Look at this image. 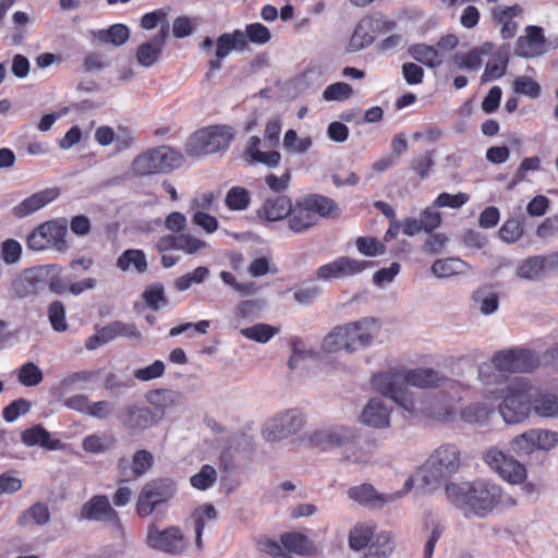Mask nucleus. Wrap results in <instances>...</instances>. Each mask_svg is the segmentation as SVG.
<instances>
[{
	"label": "nucleus",
	"instance_id": "obj_18",
	"mask_svg": "<svg viewBox=\"0 0 558 558\" xmlns=\"http://www.w3.org/2000/svg\"><path fill=\"white\" fill-rule=\"evenodd\" d=\"M341 327L343 328L344 338L348 342H352V352L355 351L357 347L368 345L373 341L375 333L378 331L377 322L373 318H365Z\"/></svg>",
	"mask_w": 558,
	"mask_h": 558
},
{
	"label": "nucleus",
	"instance_id": "obj_36",
	"mask_svg": "<svg viewBox=\"0 0 558 558\" xmlns=\"http://www.w3.org/2000/svg\"><path fill=\"white\" fill-rule=\"evenodd\" d=\"M350 439L347 429L340 430H316V448L320 450H328L336 447L345 445Z\"/></svg>",
	"mask_w": 558,
	"mask_h": 558
},
{
	"label": "nucleus",
	"instance_id": "obj_14",
	"mask_svg": "<svg viewBox=\"0 0 558 558\" xmlns=\"http://www.w3.org/2000/svg\"><path fill=\"white\" fill-rule=\"evenodd\" d=\"M155 458L153 453L146 449L136 450L130 462L125 457H121L117 462V471L119 474V483L129 482L144 476L154 465Z\"/></svg>",
	"mask_w": 558,
	"mask_h": 558
},
{
	"label": "nucleus",
	"instance_id": "obj_26",
	"mask_svg": "<svg viewBox=\"0 0 558 558\" xmlns=\"http://www.w3.org/2000/svg\"><path fill=\"white\" fill-rule=\"evenodd\" d=\"M522 13L520 4L510 7H496L492 11V16L497 24H501L500 34L504 39H510L515 36L518 31L517 22L512 21L513 17Z\"/></svg>",
	"mask_w": 558,
	"mask_h": 558
},
{
	"label": "nucleus",
	"instance_id": "obj_28",
	"mask_svg": "<svg viewBox=\"0 0 558 558\" xmlns=\"http://www.w3.org/2000/svg\"><path fill=\"white\" fill-rule=\"evenodd\" d=\"M146 400L153 407L151 410L157 414L159 422L166 411L178 403L179 393L169 389H156L146 395Z\"/></svg>",
	"mask_w": 558,
	"mask_h": 558
},
{
	"label": "nucleus",
	"instance_id": "obj_49",
	"mask_svg": "<svg viewBox=\"0 0 558 558\" xmlns=\"http://www.w3.org/2000/svg\"><path fill=\"white\" fill-rule=\"evenodd\" d=\"M143 300L154 311L167 304L163 286L159 282L147 286L143 292Z\"/></svg>",
	"mask_w": 558,
	"mask_h": 558
},
{
	"label": "nucleus",
	"instance_id": "obj_27",
	"mask_svg": "<svg viewBox=\"0 0 558 558\" xmlns=\"http://www.w3.org/2000/svg\"><path fill=\"white\" fill-rule=\"evenodd\" d=\"M349 497L359 502L360 505L368 506L372 508L380 507L384 504L391 501V495H381L371 484H362L353 486L348 490Z\"/></svg>",
	"mask_w": 558,
	"mask_h": 558
},
{
	"label": "nucleus",
	"instance_id": "obj_39",
	"mask_svg": "<svg viewBox=\"0 0 558 558\" xmlns=\"http://www.w3.org/2000/svg\"><path fill=\"white\" fill-rule=\"evenodd\" d=\"M31 521L38 525H45L50 521V511L46 504L36 502L17 518L20 526L27 525Z\"/></svg>",
	"mask_w": 558,
	"mask_h": 558
},
{
	"label": "nucleus",
	"instance_id": "obj_44",
	"mask_svg": "<svg viewBox=\"0 0 558 558\" xmlns=\"http://www.w3.org/2000/svg\"><path fill=\"white\" fill-rule=\"evenodd\" d=\"M510 449L518 456H527L537 450L534 430H526L512 438Z\"/></svg>",
	"mask_w": 558,
	"mask_h": 558
},
{
	"label": "nucleus",
	"instance_id": "obj_58",
	"mask_svg": "<svg viewBox=\"0 0 558 558\" xmlns=\"http://www.w3.org/2000/svg\"><path fill=\"white\" fill-rule=\"evenodd\" d=\"M352 87L343 82L330 84L323 93V98L327 101H343L351 97Z\"/></svg>",
	"mask_w": 558,
	"mask_h": 558
},
{
	"label": "nucleus",
	"instance_id": "obj_33",
	"mask_svg": "<svg viewBox=\"0 0 558 558\" xmlns=\"http://www.w3.org/2000/svg\"><path fill=\"white\" fill-rule=\"evenodd\" d=\"M376 526L373 523L355 524L349 532V546L351 549L359 551L368 548L375 536Z\"/></svg>",
	"mask_w": 558,
	"mask_h": 558
},
{
	"label": "nucleus",
	"instance_id": "obj_34",
	"mask_svg": "<svg viewBox=\"0 0 558 558\" xmlns=\"http://www.w3.org/2000/svg\"><path fill=\"white\" fill-rule=\"evenodd\" d=\"M260 138L258 136H251L245 155L251 158L252 161L266 165L268 167H276L281 160V156L276 150L262 151L259 149Z\"/></svg>",
	"mask_w": 558,
	"mask_h": 558
},
{
	"label": "nucleus",
	"instance_id": "obj_47",
	"mask_svg": "<svg viewBox=\"0 0 558 558\" xmlns=\"http://www.w3.org/2000/svg\"><path fill=\"white\" fill-rule=\"evenodd\" d=\"M508 65V58L502 54H497L489 59L485 65L484 73L482 74V82H488L500 78L505 75Z\"/></svg>",
	"mask_w": 558,
	"mask_h": 558
},
{
	"label": "nucleus",
	"instance_id": "obj_19",
	"mask_svg": "<svg viewBox=\"0 0 558 558\" xmlns=\"http://www.w3.org/2000/svg\"><path fill=\"white\" fill-rule=\"evenodd\" d=\"M544 46L545 36L543 28L530 25L525 28V35L517 39L514 52L519 57L533 58L543 53Z\"/></svg>",
	"mask_w": 558,
	"mask_h": 558
},
{
	"label": "nucleus",
	"instance_id": "obj_46",
	"mask_svg": "<svg viewBox=\"0 0 558 558\" xmlns=\"http://www.w3.org/2000/svg\"><path fill=\"white\" fill-rule=\"evenodd\" d=\"M322 347L327 352H337L340 350L352 352V342H348L344 338L343 328L341 326L336 327L325 337Z\"/></svg>",
	"mask_w": 558,
	"mask_h": 558
},
{
	"label": "nucleus",
	"instance_id": "obj_45",
	"mask_svg": "<svg viewBox=\"0 0 558 558\" xmlns=\"http://www.w3.org/2000/svg\"><path fill=\"white\" fill-rule=\"evenodd\" d=\"M130 37V29L124 24H114L108 29H101L98 33L100 41L122 46Z\"/></svg>",
	"mask_w": 558,
	"mask_h": 558
},
{
	"label": "nucleus",
	"instance_id": "obj_32",
	"mask_svg": "<svg viewBox=\"0 0 558 558\" xmlns=\"http://www.w3.org/2000/svg\"><path fill=\"white\" fill-rule=\"evenodd\" d=\"M116 266L121 271H128L131 267H133L138 274H144L148 269L146 254L143 250L140 248L125 250L117 258Z\"/></svg>",
	"mask_w": 558,
	"mask_h": 558
},
{
	"label": "nucleus",
	"instance_id": "obj_54",
	"mask_svg": "<svg viewBox=\"0 0 558 558\" xmlns=\"http://www.w3.org/2000/svg\"><path fill=\"white\" fill-rule=\"evenodd\" d=\"M453 62L461 70L476 71L482 65V52L478 49H472L468 52L456 53Z\"/></svg>",
	"mask_w": 558,
	"mask_h": 558
},
{
	"label": "nucleus",
	"instance_id": "obj_30",
	"mask_svg": "<svg viewBox=\"0 0 558 558\" xmlns=\"http://www.w3.org/2000/svg\"><path fill=\"white\" fill-rule=\"evenodd\" d=\"M281 548L289 555H308L312 550V542L308 536L300 532H284L280 535Z\"/></svg>",
	"mask_w": 558,
	"mask_h": 558
},
{
	"label": "nucleus",
	"instance_id": "obj_35",
	"mask_svg": "<svg viewBox=\"0 0 558 558\" xmlns=\"http://www.w3.org/2000/svg\"><path fill=\"white\" fill-rule=\"evenodd\" d=\"M469 268V265L454 257L439 258L432 265V272L438 278H448L459 274H463Z\"/></svg>",
	"mask_w": 558,
	"mask_h": 558
},
{
	"label": "nucleus",
	"instance_id": "obj_13",
	"mask_svg": "<svg viewBox=\"0 0 558 558\" xmlns=\"http://www.w3.org/2000/svg\"><path fill=\"white\" fill-rule=\"evenodd\" d=\"M118 421L129 432H144L158 423L157 414L148 407L129 404L118 412Z\"/></svg>",
	"mask_w": 558,
	"mask_h": 558
},
{
	"label": "nucleus",
	"instance_id": "obj_5",
	"mask_svg": "<svg viewBox=\"0 0 558 558\" xmlns=\"http://www.w3.org/2000/svg\"><path fill=\"white\" fill-rule=\"evenodd\" d=\"M184 162L183 154L168 145L147 148L138 154L131 163L136 177L167 174L179 169Z\"/></svg>",
	"mask_w": 558,
	"mask_h": 558
},
{
	"label": "nucleus",
	"instance_id": "obj_53",
	"mask_svg": "<svg viewBox=\"0 0 558 558\" xmlns=\"http://www.w3.org/2000/svg\"><path fill=\"white\" fill-rule=\"evenodd\" d=\"M374 41L373 35L362 24L356 25L351 38L349 39L347 50L356 52L365 49Z\"/></svg>",
	"mask_w": 558,
	"mask_h": 558
},
{
	"label": "nucleus",
	"instance_id": "obj_6",
	"mask_svg": "<svg viewBox=\"0 0 558 558\" xmlns=\"http://www.w3.org/2000/svg\"><path fill=\"white\" fill-rule=\"evenodd\" d=\"M533 387L524 378H513L501 392L502 402L499 404V413L508 424L524 421L532 409Z\"/></svg>",
	"mask_w": 558,
	"mask_h": 558
},
{
	"label": "nucleus",
	"instance_id": "obj_57",
	"mask_svg": "<svg viewBox=\"0 0 558 558\" xmlns=\"http://www.w3.org/2000/svg\"><path fill=\"white\" fill-rule=\"evenodd\" d=\"M357 251L365 256H377L385 253V245L372 236H359L355 241Z\"/></svg>",
	"mask_w": 558,
	"mask_h": 558
},
{
	"label": "nucleus",
	"instance_id": "obj_51",
	"mask_svg": "<svg viewBox=\"0 0 558 558\" xmlns=\"http://www.w3.org/2000/svg\"><path fill=\"white\" fill-rule=\"evenodd\" d=\"M494 413L493 409L482 403H473L463 409L461 416L466 423H485Z\"/></svg>",
	"mask_w": 558,
	"mask_h": 558
},
{
	"label": "nucleus",
	"instance_id": "obj_15",
	"mask_svg": "<svg viewBox=\"0 0 558 558\" xmlns=\"http://www.w3.org/2000/svg\"><path fill=\"white\" fill-rule=\"evenodd\" d=\"M248 49L246 37L241 29H234L230 33H223L216 39L215 58L208 62L210 71L220 70L222 60L233 50L242 52Z\"/></svg>",
	"mask_w": 558,
	"mask_h": 558
},
{
	"label": "nucleus",
	"instance_id": "obj_9",
	"mask_svg": "<svg viewBox=\"0 0 558 558\" xmlns=\"http://www.w3.org/2000/svg\"><path fill=\"white\" fill-rule=\"evenodd\" d=\"M68 227L64 221L49 220L37 226L27 236L26 245L32 251L53 247L58 252L69 248L65 236Z\"/></svg>",
	"mask_w": 558,
	"mask_h": 558
},
{
	"label": "nucleus",
	"instance_id": "obj_42",
	"mask_svg": "<svg viewBox=\"0 0 558 558\" xmlns=\"http://www.w3.org/2000/svg\"><path fill=\"white\" fill-rule=\"evenodd\" d=\"M250 192L245 187L233 186L226 194L225 204L230 210H245L250 206Z\"/></svg>",
	"mask_w": 558,
	"mask_h": 558
},
{
	"label": "nucleus",
	"instance_id": "obj_64",
	"mask_svg": "<svg viewBox=\"0 0 558 558\" xmlns=\"http://www.w3.org/2000/svg\"><path fill=\"white\" fill-rule=\"evenodd\" d=\"M291 348L292 354L288 361V366L290 369H295L302 362L311 357L312 352L303 349V341L300 338L291 339Z\"/></svg>",
	"mask_w": 558,
	"mask_h": 558
},
{
	"label": "nucleus",
	"instance_id": "obj_60",
	"mask_svg": "<svg viewBox=\"0 0 558 558\" xmlns=\"http://www.w3.org/2000/svg\"><path fill=\"white\" fill-rule=\"evenodd\" d=\"M243 33L247 43L251 41L257 45H264L271 38L269 29L262 23L247 24Z\"/></svg>",
	"mask_w": 558,
	"mask_h": 558
},
{
	"label": "nucleus",
	"instance_id": "obj_22",
	"mask_svg": "<svg viewBox=\"0 0 558 558\" xmlns=\"http://www.w3.org/2000/svg\"><path fill=\"white\" fill-rule=\"evenodd\" d=\"M60 195L59 187H49L41 190L33 195L26 197L19 205L13 208V214L17 218H24L31 214L45 207L47 204L53 202Z\"/></svg>",
	"mask_w": 558,
	"mask_h": 558
},
{
	"label": "nucleus",
	"instance_id": "obj_41",
	"mask_svg": "<svg viewBox=\"0 0 558 558\" xmlns=\"http://www.w3.org/2000/svg\"><path fill=\"white\" fill-rule=\"evenodd\" d=\"M393 550V543L389 533L383 532L376 535L371 543L364 558H388Z\"/></svg>",
	"mask_w": 558,
	"mask_h": 558
},
{
	"label": "nucleus",
	"instance_id": "obj_38",
	"mask_svg": "<svg viewBox=\"0 0 558 558\" xmlns=\"http://www.w3.org/2000/svg\"><path fill=\"white\" fill-rule=\"evenodd\" d=\"M532 408L544 417L558 415V397L554 393L545 392L538 396L532 395Z\"/></svg>",
	"mask_w": 558,
	"mask_h": 558
},
{
	"label": "nucleus",
	"instance_id": "obj_12",
	"mask_svg": "<svg viewBox=\"0 0 558 558\" xmlns=\"http://www.w3.org/2000/svg\"><path fill=\"white\" fill-rule=\"evenodd\" d=\"M146 543L150 548L171 555H180L187 547V542L178 526H169L160 531L156 524H150Z\"/></svg>",
	"mask_w": 558,
	"mask_h": 558
},
{
	"label": "nucleus",
	"instance_id": "obj_40",
	"mask_svg": "<svg viewBox=\"0 0 558 558\" xmlns=\"http://www.w3.org/2000/svg\"><path fill=\"white\" fill-rule=\"evenodd\" d=\"M546 270L545 256H532L522 260L517 269L520 278L534 280Z\"/></svg>",
	"mask_w": 558,
	"mask_h": 558
},
{
	"label": "nucleus",
	"instance_id": "obj_55",
	"mask_svg": "<svg viewBox=\"0 0 558 558\" xmlns=\"http://www.w3.org/2000/svg\"><path fill=\"white\" fill-rule=\"evenodd\" d=\"M17 379L25 387L37 386L43 380V372L35 363L27 362L20 367Z\"/></svg>",
	"mask_w": 558,
	"mask_h": 558
},
{
	"label": "nucleus",
	"instance_id": "obj_17",
	"mask_svg": "<svg viewBox=\"0 0 558 558\" xmlns=\"http://www.w3.org/2000/svg\"><path fill=\"white\" fill-rule=\"evenodd\" d=\"M47 270L44 267L25 269L12 282V293L20 299L38 294L46 287Z\"/></svg>",
	"mask_w": 558,
	"mask_h": 558
},
{
	"label": "nucleus",
	"instance_id": "obj_4",
	"mask_svg": "<svg viewBox=\"0 0 558 558\" xmlns=\"http://www.w3.org/2000/svg\"><path fill=\"white\" fill-rule=\"evenodd\" d=\"M492 367L496 373L487 374L485 368H480V377L485 385L499 384L508 379V375L513 373H529L538 365V356L529 349L512 348L496 352L492 360Z\"/></svg>",
	"mask_w": 558,
	"mask_h": 558
},
{
	"label": "nucleus",
	"instance_id": "obj_37",
	"mask_svg": "<svg viewBox=\"0 0 558 558\" xmlns=\"http://www.w3.org/2000/svg\"><path fill=\"white\" fill-rule=\"evenodd\" d=\"M217 517V511L215 507L210 504H205L202 507L197 508L193 512L194 519V531H195V545L197 549H203V541L202 535L206 525L207 520H214Z\"/></svg>",
	"mask_w": 558,
	"mask_h": 558
},
{
	"label": "nucleus",
	"instance_id": "obj_61",
	"mask_svg": "<svg viewBox=\"0 0 558 558\" xmlns=\"http://www.w3.org/2000/svg\"><path fill=\"white\" fill-rule=\"evenodd\" d=\"M515 93L525 95L530 98H537L541 94L539 84L529 76H519L513 82Z\"/></svg>",
	"mask_w": 558,
	"mask_h": 558
},
{
	"label": "nucleus",
	"instance_id": "obj_56",
	"mask_svg": "<svg viewBox=\"0 0 558 558\" xmlns=\"http://www.w3.org/2000/svg\"><path fill=\"white\" fill-rule=\"evenodd\" d=\"M31 402L24 398H19L2 410V417L5 422L12 423L16 421L21 415H24L31 410Z\"/></svg>",
	"mask_w": 558,
	"mask_h": 558
},
{
	"label": "nucleus",
	"instance_id": "obj_48",
	"mask_svg": "<svg viewBox=\"0 0 558 558\" xmlns=\"http://www.w3.org/2000/svg\"><path fill=\"white\" fill-rule=\"evenodd\" d=\"M472 300L480 304V311L484 315H490L498 310L499 298L495 292H487L484 289H478L473 292Z\"/></svg>",
	"mask_w": 558,
	"mask_h": 558
},
{
	"label": "nucleus",
	"instance_id": "obj_52",
	"mask_svg": "<svg viewBox=\"0 0 558 558\" xmlns=\"http://www.w3.org/2000/svg\"><path fill=\"white\" fill-rule=\"evenodd\" d=\"M48 319L52 329L57 332H63L68 329L65 318V307L61 301H53L48 306Z\"/></svg>",
	"mask_w": 558,
	"mask_h": 558
},
{
	"label": "nucleus",
	"instance_id": "obj_59",
	"mask_svg": "<svg viewBox=\"0 0 558 558\" xmlns=\"http://www.w3.org/2000/svg\"><path fill=\"white\" fill-rule=\"evenodd\" d=\"M316 215L326 219H337L340 217V209L332 198L316 194Z\"/></svg>",
	"mask_w": 558,
	"mask_h": 558
},
{
	"label": "nucleus",
	"instance_id": "obj_31",
	"mask_svg": "<svg viewBox=\"0 0 558 558\" xmlns=\"http://www.w3.org/2000/svg\"><path fill=\"white\" fill-rule=\"evenodd\" d=\"M408 53L415 61L427 68L435 69L441 65L442 57L439 50L426 44H413L408 48Z\"/></svg>",
	"mask_w": 558,
	"mask_h": 558
},
{
	"label": "nucleus",
	"instance_id": "obj_63",
	"mask_svg": "<svg viewBox=\"0 0 558 558\" xmlns=\"http://www.w3.org/2000/svg\"><path fill=\"white\" fill-rule=\"evenodd\" d=\"M312 145L311 138H300L294 130H288L283 137V147L293 153H303Z\"/></svg>",
	"mask_w": 558,
	"mask_h": 558
},
{
	"label": "nucleus",
	"instance_id": "obj_23",
	"mask_svg": "<svg viewBox=\"0 0 558 558\" xmlns=\"http://www.w3.org/2000/svg\"><path fill=\"white\" fill-rule=\"evenodd\" d=\"M168 36L169 24L166 23L151 41L144 43L137 48L136 58L138 63L144 66H151L158 60Z\"/></svg>",
	"mask_w": 558,
	"mask_h": 558
},
{
	"label": "nucleus",
	"instance_id": "obj_8",
	"mask_svg": "<svg viewBox=\"0 0 558 558\" xmlns=\"http://www.w3.org/2000/svg\"><path fill=\"white\" fill-rule=\"evenodd\" d=\"M177 488L173 480L169 477L154 478L141 489L135 510L138 517L146 518L159 507L166 505L175 495Z\"/></svg>",
	"mask_w": 558,
	"mask_h": 558
},
{
	"label": "nucleus",
	"instance_id": "obj_2",
	"mask_svg": "<svg viewBox=\"0 0 558 558\" xmlns=\"http://www.w3.org/2000/svg\"><path fill=\"white\" fill-rule=\"evenodd\" d=\"M448 499L466 513L484 518L501 501L502 488L487 480L478 478L446 486Z\"/></svg>",
	"mask_w": 558,
	"mask_h": 558
},
{
	"label": "nucleus",
	"instance_id": "obj_11",
	"mask_svg": "<svg viewBox=\"0 0 558 558\" xmlns=\"http://www.w3.org/2000/svg\"><path fill=\"white\" fill-rule=\"evenodd\" d=\"M305 418L298 409L288 410L269 421L263 429V437L269 442L288 438L303 428Z\"/></svg>",
	"mask_w": 558,
	"mask_h": 558
},
{
	"label": "nucleus",
	"instance_id": "obj_20",
	"mask_svg": "<svg viewBox=\"0 0 558 558\" xmlns=\"http://www.w3.org/2000/svg\"><path fill=\"white\" fill-rule=\"evenodd\" d=\"M81 518L89 521L107 519L119 522L118 512L111 507L106 495H95L81 508Z\"/></svg>",
	"mask_w": 558,
	"mask_h": 558
},
{
	"label": "nucleus",
	"instance_id": "obj_16",
	"mask_svg": "<svg viewBox=\"0 0 558 558\" xmlns=\"http://www.w3.org/2000/svg\"><path fill=\"white\" fill-rule=\"evenodd\" d=\"M372 265L371 262L350 257H339L336 260L320 266L316 277L324 280L339 279L357 275Z\"/></svg>",
	"mask_w": 558,
	"mask_h": 558
},
{
	"label": "nucleus",
	"instance_id": "obj_24",
	"mask_svg": "<svg viewBox=\"0 0 558 558\" xmlns=\"http://www.w3.org/2000/svg\"><path fill=\"white\" fill-rule=\"evenodd\" d=\"M21 441L27 447L40 446L47 450H58L64 447V444L58 438H52L41 424L24 429L21 434Z\"/></svg>",
	"mask_w": 558,
	"mask_h": 558
},
{
	"label": "nucleus",
	"instance_id": "obj_7",
	"mask_svg": "<svg viewBox=\"0 0 558 558\" xmlns=\"http://www.w3.org/2000/svg\"><path fill=\"white\" fill-rule=\"evenodd\" d=\"M234 138V130L228 125H209L191 134L185 143V153L201 157L228 149Z\"/></svg>",
	"mask_w": 558,
	"mask_h": 558
},
{
	"label": "nucleus",
	"instance_id": "obj_3",
	"mask_svg": "<svg viewBox=\"0 0 558 558\" xmlns=\"http://www.w3.org/2000/svg\"><path fill=\"white\" fill-rule=\"evenodd\" d=\"M461 466V452L453 444H446L438 447L420 466L414 476H410L404 483V492L408 493L420 482L424 486L439 485Z\"/></svg>",
	"mask_w": 558,
	"mask_h": 558
},
{
	"label": "nucleus",
	"instance_id": "obj_25",
	"mask_svg": "<svg viewBox=\"0 0 558 558\" xmlns=\"http://www.w3.org/2000/svg\"><path fill=\"white\" fill-rule=\"evenodd\" d=\"M390 409L380 398L371 399L362 412L364 424L375 428H386L390 424Z\"/></svg>",
	"mask_w": 558,
	"mask_h": 558
},
{
	"label": "nucleus",
	"instance_id": "obj_10",
	"mask_svg": "<svg viewBox=\"0 0 558 558\" xmlns=\"http://www.w3.org/2000/svg\"><path fill=\"white\" fill-rule=\"evenodd\" d=\"M483 460L501 480L511 485L524 484L527 477L524 464L496 447L487 449L483 454Z\"/></svg>",
	"mask_w": 558,
	"mask_h": 558
},
{
	"label": "nucleus",
	"instance_id": "obj_50",
	"mask_svg": "<svg viewBox=\"0 0 558 558\" xmlns=\"http://www.w3.org/2000/svg\"><path fill=\"white\" fill-rule=\"evenodd\" d=\"M217 481V472L215 468L209 464H204L199 472L192 475L190 483L192 487L198 490H206L210 488Z\"/></svg>",
	"mask_w": 558,
	"mask_h": 558
},
{
	"label": "nucleus",
	"instance_id": "obj_1",
	"mask_svg": "<svg viewBox=\"0 0 558 558\" xmlns=\"http://www.w3.org/2000/svg\"><path fill=\"white\" fill-rule=\"evenodd\" d=\"M446 378L433 368H415L405 373L391 371L378 373L372 377L373 387L384 396L393 400L409 414L417 410L416 401L408 390V386L432 388L441 385Z\"/></svg>",
	"mask_w": 558,
	"mask_h": 558
},
{
	"label": "nucleus",
	"instance_id": "obj_62",
	"mask_svg": "<svg viewBox=\"0 0 558 558\" xmlns=\"http://www.w3.org/2000/svg\"><path fill=\"white\" fill-rule=\"evenodd\" d=\"M470 199L469 194L460 192L456 195L449 194L447 192L440 193L436 199L434 201V206L436 207H449V208H460L464 204H466Z\"/></svg>",
	"mask_w": 558,
	"mask_h": 558
},
{
	"label": "nucleus",
	"instance_id": "obj_29",
	"mask_svg": "<svg viewBox=\"0 0 558 558\" xmlns=\"http://www.w3.org/2000/svg\"><path fill=\"white\" fill-rule=\"evenodd\" d=\"M292 203L287 196L279 195L274 198H267L259 210V216L268 221H278L289 216Z\"/></svg>",
	"mask_w": 558,
	"mask_h": 558
},
{
	"label": "nucleus",
	"instance_id": "obj_21",
	"mask_svg": "<svg viewBox=\"0 0 558 558\" xmlns=\"http://www.w3.org/2000/svg\"><path fill=\"white\" fill-rule=\"evenodd\" d=\"M289 227L292 231L300 233L314 223V195H308L303 201H298L289 213Z\"/></svg>",
	"mask_w": 558,
	"mask_h": 558
},
{
	"label": "nucleus",
	"instance_id": "obj_43",
	"mask_svg": "<svg viewBox=\"0 0 558 558\" xmlns=\"http://www.w3.org/2000/svg\"><path fill=\"white\" fill-rule=\"evenodd\" d=\"M278 332L279 328L263 323L255 324L241 330V333L245 338L259 343L268 342Z\"/></svg>",
	"mask_w": 558,
	"mask_h": 558
}]
</instances>
